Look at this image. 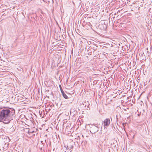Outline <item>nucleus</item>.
I'll use <instances>...</instances> for the list:
<instances>
[{
    "mask_svg": "<svg viewBox=\"0 0 152 152\" xmlns=\"http://www.w3.org/2000/svg\"><path fill=\"white\" fill-rule=\"evenodd\" d=\"M15 116L13 109L0 107V121L7 124L14 119Z\"/></svg>",
    "mask_w": 152,
    "mask_h": 152,
    "instance_id": "obj_1",
    "label": "nucleus"
},
{
    "mask_svg": "<svg viewBox=\"0 0 152 152\" xmlns=\"http://www.w3.org/2000/svg\"><path fill=\"white\" fill-rule=\"evenodd\" d=\"M88 48L87 49V51L89 55H91L92 52L94 53L96 50L97 46L93 44H91L88 46Z\"/></svg>",
    "mask_w": 152,
    "mask_h": 152,
    "instance_id": "obj_2",
    "label": "nucleus"
},
{
    "mask_svg": "<svg viewBox=\"0 0 152 152\" xmlns=\"http://www.w3.org/2000/svg\"><path fill=\"white\" fill-rule=\"evenodd\" d=\"M90 131L91 133L94 134L98 131V128L95 125H91Z\"/></svg>",
    "mask_w": 152,
    "mask_h": 152,
    "instance_id": "obj_3",
    "label": "nucleus"
},
{
    "mask_svg": "<svg viewBox=\"0 0 152 152\" xmlns=\"http://www.w3.org/2000/svg\"><path fill=\"white\" fill-rule=\"evenodd\" d=\"M104 126V127L108 126L110 123V121L109 118H106L103 121Z\"/></svg>",
    "mask_w": 152,
    "mask_h": 152,
    "instance_id": "obj_4",
    "label": "nucleus"
},
{
    "mask_svg": "<svg viewBox=\"0 0 152 152\" xmlns=\"http://www.w3.org/2000/svg\"><path fill=\"white\" fill-rule=\"evenodd\" d=\"M62 96H63V97L64 98H65L66 99H67L68 98V97L64 93H63L62 94Z\"/></svg>",
    "mask_w": 152,
    "mask_h": 152,
    "instance_id": "obj_5",
    "label": "nucleus"
},
{
    "mask_svg": "<svg viewBox=\"0 0 152 152\" xmlns=\"http://www.w3.org/2000/svg\"><path fill=\"white\" fill-rule=\"evenodd\" d=\"M59 86H60V88L61 91V92L62 94L63 93H64V91H63V90H62V88L61 85H60Z\"/></svg>",
    "mask_w": 152,
    "mask_h": 152,
    "instance_id": "obj_6",
    "label": "nucleus"
},
{
    "mask_svg": "<svg viewBox=\"0 0 152 152\" xmlns=\"http://www.w3.org/2000/svg\"><path fill=\"white\" fill-rule=\"evenodd\" d=\"M70 147H69L70 149H72L73 147V146L72 145H70Z\"/></svg>",
    "mask_w": 152,
    "mask_h": 152,
    "instance_id": "obj_7",
    "label": "nucleus"
},
{
    "mask_svg": "<svg viewBox=\"0 0 152 152\" xmlns=\"http://www.w3.org/2000/svg\"><path fill=\"white\" fill-rule=\"evenodd\" d=\"M134 135L133 134V139H134Z\"/></svg>",
    "mask_w": 152,
    "mask_h": 152,
    "instance_id": "obj_8",
    "label": "nucleus"
},
{
    "mask_svg": "<svg viewBox=\"0 0 152 152\" xmlns=\"http://www.w3.org/2000/svg\"><path fill=\"white\" fill-rule=\"evenodd\" d=\"M34 132V131H32V132H30V133H33V132Z\"/></svg>",
    "mask_w": 152,
    "mask_h": 152,
    "instance_id": "obj_9",
    "label": "nucleus"
},
{
    "mask_svg": "<svg viewBox=\"0 0 152 152\" xmlns=\"http://www.w3.org/2000/svg\"><path fill=\"white\" fill-rule=\"evenodd\" d=\"M87 47H86V49H87Z\"/></svg>",
    "mask_w": 152,
    "mask_h": 152,
    "instance_id": "obj_10",
    "label": "nucleus"
},
{
    "mask_svg": "<svg viewBox=\"0 0 152 152\" xmlns=\"http://www.w3.org/2000/svg\"><path fill=\"white\" fill-rule=\"evenodd\" d=\"M74 112H75V113H76V111H74Z\"/></svg>",
    "mask_w": 152,
    "mask_h": 152,
    "instance_id": "obj_11",
    "label": "nucleus"
},
{
    "mask_svg": "<svg viewBox=\"0 0 152 152\" xmlns=\"http://www.w3.org/2000/svg\"><path fill=\"white\" fill-rule=\"evenodd\" d=\"M46 141V140H45V142Z\"/></svg>",
    "mask_w": 152,
    "mask_h": 152,
    "instance_id": "obj_12",
    "label": "nucleus"
},
{
    "mask_svg": "<svg viewBox=\"0 0 152 152\" xmlns=\"http://www.w3.org/2000/svg\"><path fill=\"white\" fill-rule=\"evenodd\" d=\"M72 110H71L70 112H71Z\"/></svg>",
    "mask_w": 152,
    "mask_h": 152,
    "instance_id": "obj_13",
    "label": "nucleus"
}]
</instances>
